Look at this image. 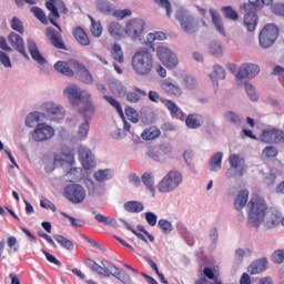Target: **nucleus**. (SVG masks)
I'll return each instance as SVG.
<instances>
[{
	"mask_svg": "<svg viewBox=\"0 0 284 284\" xmlns=\"http://www.w3.org/2000/svg\"><path fill=\"white\" fill-rule=\"evenodd\" d=\"M158 225L164 234H170V232H172L173 230L172 223L168 220H163V219L159 220Z\"/></svg>",
	"mask_w": 284,
	"mask_h": 284,
	"instance_id": "603ef678",
	"label": "nucleus"
},
{
	"mask_svg": "<svg viewBox=\"0 0 284 284\" xmlns=\"http://www.w3.org/2000/svg\"><path fill=\"white\" fill-rule=\"evenodd\" d=\"M84 119V123L80 124L78 136L81 141H84V139H88V132H90V120L92 119V115L90 113L82 114Z\"/></svg>",
	"mask_w": 284,
	"mask_h": 284,
	"instance_id": "cd10ccee",
	"label": "nucleus"
},
{
	"mask_svg": "<svg viewBox=\"0 0 284 284\" xmlns=\"http://www.w3.org/2000/svg\"><path fill=\"white\" fill-rule=\"evenodd\" d=\"M103 99H105V101H108V103H110V105H112V108H115L118 114H120V116H124L123 114V109L121 108V103L118 102L114 97H110V95H104Z\"/></svg>",
	"mask_w": 284,
	"mask_h": 284,
	"instance_id": "c03bdc74",
	"label": "nucleus"
},
{
	"mask_svg": "<svg viewBox=\"0 0 284 284\" xmlns=\"http://www.w3.org/2000/svg\"><path fill=\"white\" fill-rule=\"evenodd\" d=\"M160 8H164L166 10V17H172V3L170 0H159Z\"/></svg>",
	"mask_w": 284,
	"mask_h": 284,
	"instance_id": "69168bd1",
	"label": "nucleus"
},
{
	"mask_svg": "<svg viewBox=\"0 0 284 284\" xmlns=\"http://www.w3.org/2000/svg\"><path fill=\"white\" fill-rule=\"evenodd\" d=\"M126 119L132 123H139V113L131 106L125 108Z\"/></svg>",
	"mask_w": 284,
	"mask_h": 284,
	"instance_id": "09e8293b",
	"label": "nucleus"
},
{
	"mask_svg": "<svg viewBox=\"0 0 284 284\" xmlns=\"http://www.w3.org/2000/svg\"><path fill=\"white\" fill-rule=\"evenodd\" d=\"M111 55H112V59H114V61H118V63H123L124 58H123V49H121V44L119 43L113 44Z\"/></svg>",
	"mask_w": 284,
	"mask_h": 284,
	"instance_id": "79ce46f5",
	"label": "nucleus"
},
{
	"mask_svg": "<svg viewBox=\"0 0 284 284\" xmlns=\"http://www.w3.org/2000/svg\"><path fill=\"white\" fill-rule=\"evenodd\" d=\"M72 34L75 41L80 43V45H84V47L90 45V37H88V33L85 32V30H83V28L81 27L73 28Z\"/></svg>",
	"mask_w": 284,
	"mask_h": 284,
	"instance_id": "bb28decb",
	"label": "nucleus"
},
{
	"mask_svg": "<svg viewBox=\"0 0 284 284\" xmlns=\"http://www.w3.org/2000/svg\"><path fill=\"white\" fill-rule=\"evenodd\" d=\"M84 265H87V267H89L92 272L100 274V276H104L106 278L114 276V278H118V281H121L123 284L132 283V278L128 272L121 271L119 267H116V265L108 260H102L101 266L99 263H97V261L89 258L84 261Z\"/></svg>",
	"mask_w": 284,
	"mask_h": 284,
	"instance_id": "f03ea898",
	"label": "nucleus"
},
{
	"mask_svg": "<svg viewBox=\"0 0 284 284\" xmlns=\"http://www.w3.org/2000/svg\"><path fill=\"white\" fill-rule=\"evenodd\" d=\"M183 183V174L180 171H169L158 184V190L161 194L174 192L179 185Z\"/></svg>",
	"mask_w": 284,
	"mask_h": 284,
	"instance_id": "1a4fd4ad",
	"label": "nucleus"
},
{
	"mask_svg": "<svg viewBox=\"0 0 284 284\" xmlns=\"http://www.w3.org/2000/svg\"><path fill=\"white\" fill-rule=\"evenodd\" d=\"M45 110L51 116L52 121H62V119H65V111H63L62 106H58L54 103H49L47 104Z\"/></svg>",
	"mask_w": 284,
	"mask_h": 284,
	"instance_id": "5701e85b",
	"label": "nucleus"
},
{
	"mask_svg": "<svg viewBox=\"0 0 284 284\" xmlns=\"http://www.w3.org/2000/svg\"><path fill=\"white\" fill-rule=\"evenodd\" d=\"M84 265H87V267H89L92 272L100 274V276H104L106 278L114 276V278H118V281H121L123 284L132 283V278L128 272L121 271L119 267H116V265L108 260H102L101 266L99 263H97V261L89 258L84 261Z\"/></svg>",
	"mask_w": 284,
	"mask_h": 284,
	"instance_id": "7ed1b4c3",
	"label": "nucleus"
},
{
	"mask_svg": "<svg viewBox=\"0 0 284 284\" xmlns=\"http://www.w3.org/2000/svg\"><path fill=\"white\" fill-rule=\"evenodd\" d=\"M31 12L34 14V18L41 21L44 26H48V17H45V12L39 7H32Z\"/></svg>",
	"mask_w": 284,
	"mask_h": 284,
	"instance_id": "37998d69",
	"label": "nucleus"
},
{
	"mask_svg": "<svg viewBox=\"0 0 284 284\" xmlns=\"http://www.w3.org/2000/svg\"><path fill=\"white\" fill-rule=\"evenodd\" d=\"M210 78L212 79V81H214V79H225V69H223V67L221 65H215L213 68V73L210 75Z\"/></svg>",
	"mask_w": 284,
	"mask_h": 284,
	"instance_id": "49530a36",
	"label": "nucleus"
},
{
	"mask_svg": "<svg viewBox=\"0 0 284 284\" xmlns=\"http://www.w3.org/2000/svg\"><path fill=\"white\" fill-rule=\"evenodd\" d=\"M61 215L68 219L73 227H83L85 225V221L73 217L65 212H62Z\"/></svg>",
	"mask_w": 284,
	"mask_h": 284,
	"instance_id": "a18cd8bd",
	"label": "nucleus"
},
{
	"mask_svg": "<svg viewBox=\"0 0 284 284\" xmlns=\"http://www.w3.org/2000/svg\"><path fill=\"white\" fill-rule=\"evenodd\" d=\"M262 154L266 159H275V156H278V149L275 146H265L262 151Z\"/></svg>",
	"mask_w": 284,
	"mask_h": 284,
	"instance_id": "de8ad7c7",
	"label": "nucleus"
},
{
	"mask_svg": "<svg viewBox=\"0 0 284 284\" xmlns=\"http://www.w3.org/2000/svg\"><path fill=\"white\" fill-rule=\"evenodd\" d=\"M8 42L17 52L24 55L26 59H28V52L26 51V42L23 41V38L19 36L18 33L11 32L8 36Z\"/></svg>",
	"mask_w": 284,
	"mask_h": 284,
	"instance_id": "aec40b11",
	"label": "nucleus"
},
{
	"mask_svg": "<svg viewBox=\"0 0 284 284\" xmlns=\"http://www.w3.org/2000/svg\"><path fill=\"white\" fill-rule=\"evenodd\" d=\"M222 13L230 21H239V12L231 6L222 7Z\"/></svg>",
	"mask_w": 284,
	"mask_h": 284,
	"instance_id": "58836bf2",
	"label": "nucleus"
},
{
	"mask_svg": "<svg viewBox=\"0 0 284 284\" xmlns=\"http://www.w3.org/2000/svg\"><path fill=\"white\" fill-rule=\"evenodd\" d=\"M64 197L69 200L70 203L73 205H79L85 201L88 197V192L85 191V187L81 184H68L64 186L63 191Z\"/></svg>",
	"mask_w": 284,
	"mask_h": 284,
	"instance_id": "9b49d317",
	"label": "nucleus"
},
{
	"mask_svg": "<svg viewBox=\"0 0 284 284\" xmlns=\"http://www.w3.org/2000/svg\"><path fill=\"white\" fill-rule=\"evenodd\" d=\"M41 121V116L37 112L29 113L26 119V125L27 128H37Z\"/></svg>",
	"mask_w": 284,
	"mask_h": 284,
	"instance_id": "a19ab883",
	"label": "nucleus"
},
{
	"mask_svg": "<svg viewBox=\"0 0 284 284\" xmlns=\"http://www.w3.org/2000/svg\"><path fill=\"white\" fill-rule=\"evenodd\" d=\"M42 254H44L47 261H49V263H53V265H58L59 267H61V261H59L54 255L50 254L48 251L45 250H41Z\"/></svg>",
	"mask_w": 284,
	"mask_h": 284,
	"instance_id": "680f3d73",
	"label": "nucleus"
},
{
	"mask_svg": "<svg viewBox=\"0 0 284 284\" xmlns=\"http://www.w3.org/2000/svg\"><path fill=\"white\" fill-rule=\"evenodd\" d=\"M54 70L64 77H74L79 74L83 83H92V74L78 60L71 59L69 61H58L54 63Z\"/></svg>",
	"mask_w": 284,
	"mask_h": 284,
	"instance_id": "0eeeda50",
	"label": "nucleus"
},
{
	"mask_svg": "<svg viewBox=\"0 0 284 284\" xmlns=\"http://www.w3.org/2000/svg\"><path fill=\"white\" fill-rule=\"evenodd\" d=\"M109 34H111L113 39H123L125 29H123L119 22H111L109 24Z\"/></svg>",
	"mask_w": 284,
	"mask_h": 284,
	"instance_id": "7c9ffc66",
	"label": "nucleus"
},
{
	"mask_svg": "<svg viewBox=\"0 0 284 284\" xmlns=\"http://www.w3.org/2000/svg\"><path fill=\"white\" fill-rule=\"evenodd\" d=\"M159 136H161V130L156 126H151L149 129H145L141 133V138L144 141H154V139H159Z\"/></svg>",
	"mask_w": 284,
	"mask_h": 284,
	"instance_id": "473e14b6",
	"label": "nucleus"
},
{
	"mask_svg": "<svg viewBox=\"0 0 284 284\" xmlns=\"http://www.w3.org/2000/svg\"><path fill=\"white\" fill-rule=\"evenodd\" d=\"M28 50L33 61H37L38 63H40V65H43L45 63V59L39 51V47H37V42H34L33 40H28Z\"/></svg>",
	"mask_w": 284,
	"mask_h": 284,
	"instance_id": "a878e982",
	"label": "nucleus"
},
{
	"mask_svg": "<svg viewBox=\"0 0 284 284\" xmlns=\"http://www.w3.org/2000/svg\"><path fill=\"white\" fill-rule=\"evenodd\" d=\"M280 30L274 23L265 24L258 33V43L263 50L272 48L278 39Z\"/></svg>",
	"mask_w": 284,
	"mask_h": 284,
	"instance_id": "9d476101",
	"label": "nucleus"
},
{
	"mask_svg": "<svg viewBox=\"0 0 284 284\" xmlns=\"http://www.w3.org/2000/svg\"><path fill=\"white\" fill-rule=\"evenodd\" d=\"M210 14L217 32H220V34L225 36V27H223V19L221 18V14H219V12H216V10L213 9L210 10Z\"/></svg>",
	"mask_w": 284,
	"mask_h": 284,
	"instance_id": "2f4dec72",
	"label": "nucleus"
},
{
	"mask_svg": "<svg viewBox=\"0 0 284 284\" xmlns=\"http://www.w3.org/2000/svg\"><path fill=\"white\" fill-rule=\"evenodd\" d=\"M183 85L186 90H194L196 88V80L191 75H186L183 80Z\"/></svg>",
	"mask_w": 284,
	"mask_h": 284,
	"instance_id": "bf43d9fd",
	"label": "nucleus"
},
{
	"mask_svg": "<svg viewBox=\"0 0 284 284\" xmlns=\"http://www.w3.org/2000/svg\"><path fill=\"white\" fill-rule=\"evenodd\" d=\"M53 239L54 241H57V243L64 247V250H68L69 252H72V250H74V243L67 239L65 236L58 234L54 235Z\"/></svg>",
	"mask_w": 284,
	"mask_h": 284,
	"instance_id": "e433bc0d",
	"label": "nucleus"
},
{
	"mask_svg": "<svg viewBox=\"0 0 284 284\" xmlns=\"http://www.w3.org/2000/svg\"><path fill=\"white\" fill-rule=\"evenodd\" d=\"M145 30V20L141 18H133L126 22L124 32L132 39V41H141V36Z\"/></svg>",
	"mask_w": 284,
	"mask_h": 284,
	"instance_id": "f8f14e48",
	"label": "nucleus"
},
{
	"mask_svg": "<svg viewBox=\"0 0 284 284\" xmlns=\"http://www.w3.org/2000/svg\"><path fill=\"white\" fill-rule=\"evenodd\" d=\"M161 88L169 97H175L176 99L183 97V89L179 84L172 83L170 79L164 80Z\"/></svg>",
	"mask_w": 284,
	"mask_h": 284,
	"instance_id": "412c9836",
	"label": "nucleus"
},
{
	"mask_svg": "<svg viewBox=\"0 0 284 284\" xmlns=\"http://www.w3.org/2000/svg\"><path fill=\"white\" fill-rule=\"evenodd\" d=\"M54 136V129L45 123L38 124L32 132V139L37 143L50 141Z\"/></svg>",
	"mask_w": 284,
	"mask_h": 284,
	"instance_id": "dca6fc26",
	"label": "nucleus"
},
{
	"mask_svg": "<svg viewBox=\"0 0 284 284\" xmlns=\"http://www.w3.org/2000/svg\"><path fill=\"white\" fill-rule=\"evenodd\" d=\"M229 163L234 170H239V168H241L237 171L239 176H243V174H245V166H243L245 165V159L241 158V155L231 154L229 158Z\"/></svg>",
	"mask_w": 284,
	"mask_h": 284,
	"instance_id": "b1692460",
	"label": "nucleus"
},
{
	"mask_svg": "<svg viewBox=\"0 0 284 284\" xmlns=\"http://www.w3.org/2000/svg\"><path fill=\"white\" fill-rule=\"evenodd\" d=\"M78 152L84 170H92V168H94L95 165L92 151H90V149H88L87 146H80Z\"/></svg>",
	"mask_w": 284,
	"mask_h": 284,
	"instance_id": "6ab92c4d",
	"label": "nucleus"
},
{
	"mask_svg": "<svg viewBox=\"0 0 284 284\" xmlns=\"http://www.w3.org/2000/svg\"><path fill=\"white\" fill-rule=\"evenodd\" d=\"M145 221L151 225V227H154V225H156V221H159V217L153 212H146Z\"/></svg>",
	"mask_w": 284,
	"mask_h": 284,
	"instance_id": "0e129e2a",
	"label": "nucleus"
},
{
	"mask_svg": "<svg viewBox=\"0 0 284 284\" xmlns=\"http://www.w3.org/2000/svg\"><path fill=\"white\" fill-rule=\"evenodd\" d=\"M57 0H48L45 2V8L50 11L49 13V21L54 28H57L59 31L48 28L47 29V37L49 38V41L53 45V48H57V50H68V47H65V42L63 41V36H61V26L57 22V19H59L61 16L59 14V8H57Z\"/></svg>",
	"mask_w": 284,
	"mask_h": 284,
	"instance_id": "39448f33",
	"label": "nucleus"
},
{
	"mask_svg": "<svg viewBox=\"0 0 284 284\" xmlns=\"http://www.w3.org/2000/svg\"><path fill=\"white\" fill-rule=\"evenodd\" d=\"M260 140L263 143H284V131L276 128L263 130Z\"/></svg>",
	"mask_w": 284,
	"mask_h": 284,
	"instance_id": "f3484780",
	"label": "nucleus"
},
{
	"mask_svg": "<svg viewBox=\"0 0 284 284\" xmlns=\"http://www.w3.org/2000/svg\"><path fill=\"white\" fill-rule=\"evenodd\" d=\"M247 225L250 227H260L265 223V227L272 230L276 225H281V215L274 212H267L265 200L260 196H254L246 204Z\"/></svg>",
	"mask_w": 284,
	"mask_h": 284,
	"instance_id": "f257e3e1",
	"label": "nucleus"
},
{
	"mask_svg": "<svg viewBox=\"0 0 284 284\" xmlns=\"http://www.w3.org/2000/svg\"><path fill=\"white\" fill-rule=\"evenodd\" d=\"M95 181L103 183V181H108L110 179V170H101L94 173Z\"/></svg>",
	"mask_w": 284,
	"mask_h": 284,
	"instance_id": "5fc2aeb1",
	"label": "nucleus"
},
{
	"mask_svg": "<svg viewBox=\"0 0 284 284\" xmlns=\"http://www.w3.org/2000/svg\"><path fill=\"white\" fill-rule=\"evenodd\" d=\"M148 156L152 159L153 161H156L158 163H161V153L154 149H150L148 151Z\"/></svg>",
	"mask_w": 284,
	"mask_h": 284,
	"instance_id": "774afa93",
	"label": "nucleus"
},
{
	"mask_svg": "<svg viewBox=\"0 0 284 284\" xmlns=\"http://www.w3.org/2000/svg\"><path fill=\"white\" fill-rule=\"evenodd\" d=\"M244 88L251 101H258V94H256V90H254V87L252 84L245 83Z\"/></svg>",
	"mask_w": 284,
	"mask_h": 284,
	"instance_id": "13d9d810",
	"label": "nucleus"
},
{
	"mask_svg": "<svg viewBox=\"0 0 284 284\" xmlns=\"http://www.w3.org/2000/svg\"><path fill=\"white\" fill-rule=\"evenodd\" d=\"M84 265H87V267H89L92 272L100 274V276H104L106 278L114 276V278H118V281H121L123 284L132 283V278L128 272L121 271L119 267H116V265L108 260H102L101 266L99 263H97V261L89 258L84 261Z\"/></svg>",
	"mask_w": 284,
	"mask_h": 284,
	"instance_id": "20e7f679",
	"label": "nucleus"
},
{
	"mask_svg": "<svg viewBox=\"0 0 284 284\" xmlns=\"http://www.w3.org/2000/svg\"><path fill=\"white\" fill-rule=\"evenodd\" d=\"M0 62L4 68H12V63L10 62V57H8V53L0 51Z\"/></svg>",
	"mask_w": 284,
	"mask_h": 284,
	"instance_id": "338daca9",
	"label": "nucleus"
},
{
	"mask_svg": "<svg viewBox=\"0 0 284 284\" xmlns=\"http://www.w3.org/2000/svg\"><path fill=\"white\" fill-rule=\"evenodd\" d=\"M176 19L186 34H195L199 28H201L199 20H194L192 16H185L183 11L176 13Z\"/></svg>",
	"mask_w": 284,
	"mask_h": 284,
	"instance_id": "2eb2a0df",
	"label": "nucleus"
},
{
	"mask_svg": "<svg viewBox=\"0 0 284 284\" xmlns=\"http://www.w3.org/2000/svg\"><path fill=\"white\" fill-rule=\"evenodd\" d=\"M271 12H273L275 17H284V2H276L272 4Z\"/></svg>",
	"mask_w": 284,
	"mask_h": 284,
	"instance_id": "3c124183",
	"label": "nucleus"
},
{
	"mask_svg": "<svg viewBox=\"0 0 284 284\" xmlns=\"http://www.w3.org/2000/svg\"><path fill=\"white\" fill-rule=\"evenodd\" d=\"M221 163H223V152H217L210 160L211 172H217V170H221Z\"/></svg>",
	"mask_w": 284,
	"mask_h": 284,
	"instance_id": "f704fd0d",
	"label": "nucleus"
},
{
	"mask_svg": "<svg viewBox=\"0 0 284 284\" xmlns=\"http://www.w3.org/2000/svg\"><path fill=\"white\" fill-rule=\"evenodd\" d=\"M272 261L273 263H276L277 265H281V263H284V251L277 250L272 254Z\"/></svg>",
	"mask_w": 284,
	"mask_h": 284,
	"instance_id": "052dcab7",
	"label": "nucleus"
},
{
	"mask_svg": "<svg viewBox=\"0 0 284 284\" xmlns=\"http://www.w3.org/2000/svg\"><path fill=\"white\" fill-rule=\"evenodd\" d=\"M267 258L266 257H261L252 262V264L247 267L248 274H263L265 270H267Z\"/></svg>",
	"mask_w": 284,
	"mask_h": 284,
	"instance_id": "4be33fe9",
	"label": "nucleus"
},
{
	"mask_svg": "<svg viewBox=\"0 0 284 284\" xmlns=\"http://www.w3.org/2000/svg\"><path fill=\"white\" fill-rule=\"evenodd\" d=\"M89 19L91 21V34L99 39L103 34V27L101 26V22H97L92 16H89Z\"/></svg>",
	"mask_w": 284,
	"mask_h": 284,
	"instance_id": "4c0bfd02",
	"label": "nucleus"
},
{
	"mask_svg": "<svg viewBox=\"0 0 284 284\" xmlns=\"http://www.w3.org/2000/svg\"><path fill=\"white\" fill-rule=\"evenodd\" d=\"M185 124L191 130H196L203 125V115L196 113L189 114L185 119Z\"/></svg>",
	"mask_w": 284,
	"mask_h": 284,
	"instance_id": "c85d7f7f",
	"label": "nucleus"
},
{
	"mask_svg": "<svg viewBox=\"0 0 284 284\" xmlns=\"http://www.w3.org/2000/svg\"><path fill=\"white\" fill-rule=\"evenodd\" d=\"M252 254V251H250V248H246V251L245 250H243V248H237L236 251H235V258H236V262L237 263H243V258H244V256H245V254Z\"/></svg>",
	"mask_w": 284,
	"mask_h": 284,
	"instance_id": "e2e57ef3",
	"label": "nucleus"
},
{
	"mask_svg": "<svg viewBox=\"0 0 284 284\" xmlns=\"http://www.w3.org/2000/svg\"><path fill=\"white\" fill-rule=\"evenodd\" d=\"M124 210L131 214H139L140 212H143L144 206L143 203L139 201H129L124 203Z\"/></svg>",
	"mask_w": 284,
	"mask_h": 284,
	"instance_id": "72a5a7b5",
	"label": "nucleus"
},
{
	"mask_svg": "<svg viewBox=\"0 0 284 284\" xmlns=\"http://www.w3.org/2000/svg\"><path fill=\"white\" fill-rule=\"evenodd\" d=\"M156 54L161 63H163L168 70H174V68L179 65V58H176V54L168 47H158Z\"/></svg>",
	"mask_w": 284,
	"mask_h": 284,
	"instance_id": "4468645a",
	"label": "nucleus"
},
{
	"mask_svg": "<svg viewBox=\"0 0 284 284\" xmlns=\"http://www.w3.org/2000/svg\"><path fill=\"white\" fill-rule=\"evenodd\" d=\"M243 23L248 32H254V30H256V26H258V16L254 11H248L244 16Z\"/></svg>",
	"mask_w": 284,
	"mask_h": 284,
	"instance_id": "393cba45",
	"label": "nucleus"
},
{
	"mask_svg": "<svg viewBox=\"0 0 284 284\" xmlns=\"http://www.w3.org/2000/svg\"><path fill=\"white\" fill-rule=\"evenodd\" d=\"M248 199H250V191L247 190L240 191L234 202L235 210H243V207L247 205Z\"/></svg>",
	"mask_w": 284,
	"mask_h": 284,
	"instance_id": "c756f323",
	"label": "nucleus"
},
{
	"mask_svg": "<svg viewBox=\"0 0 284 284\" xmlns=\"http://www.w3.org/2000/svg\"><path fill=\"white\" fill-rule=\"evenodd\" d=\"M113 17H115V19H119V21H122V19H125V17H132V10L130 9L115 10L113 12Z\"/></svg>",
	"mask_w": 284,
	"mask_h": 284,
	"instance_id": "4d7b16f0",
	"label": "nucleus"
},
{
	"mask_svg": "<svg viewBox=\"0 0 284 284\" xmlns=\"http://www.w3.org/2000/svg\"><path fill=\"white\" fill-rule=\"evenodd\" d=\"M11 28L12 30H14L16 32H19V34H23V22L21 21V19L14 17L11 20Z\"/></svg>",
	"mask_w": 284,
	"mask_h": 284,
	"instance_id": "864d4df0",
	"label": "nucleus"
},
{
	"mask_svg": "<svg viewBox=\"0 0 284 284\" xmlns=\"http://www.w3.org/2000/svg\"><path fill=\"white\" fill-rule=\"evenodd\" d=\"M98 8L104 14H110V12H113V10H114V7L110 2H105V1L99 2Z\"/></svg>",
	"mask_w": 284,
	"mask_h": 284,
	"instance_id": "6e6d98bb",
	"label": "nucleus"
},
{
	"mask_svg": "<svg viewBox=\"0 0 284 284\" xmlns=\"http://www.w3.org/2000/svg\"><path fill=\"white\" fill-rule=\"evenodd\" d=\"M142 183H144L145 187H148V190L152 192V194L156 192V187L154 186V174H152L151 172H145L142 175Z\"/></svg>",
	"mask_w": 284,
	"mask_h": 284,
	"instance_id": "c9c22d12",
	"label": "nucleus"
},
{
	"mask_svg": "<svg viewBox=\"0 0 284 284\" xmlns=\"http://www.w3.org/2000/svg\"><path fill=\"white\" fill-rule=\"evenodd\" d=\"M261 74V67L256 63H243L237 73V79H255V77H258Z\"/></svg>",
	"mask_w": 284,
	"mask_h": 284,
	"instance_id": "a211bd4d",
	"label": "nucleus"
},
{
	"mask_svg": "<svg viewBox=\"0 0 284 284\" xmlns=\"http://www.w3.org/2000/svg\"><path fill=\"white\" fill-rule=\"evenodd\" d=\"M132 68L138 77H148L154 70V55L149 49L138 50L132 58Z\"/></svg>",
	"mask_w": 284,
	"mask_h": 284,
	"instance_id": "6e6552de",
	"label": "nucleus"
},
{
	"mask_svg": "<svg viewBox=\"0 0 284 284\" xmlns=\"http://www.w3.org/2000/svg\"><path fill=\"white\" fill-rule=\"evenodd\" d=\"M149 99L152 103H163L168 108L173 119H183V111L179 110V106L172 100H165L161 98V94L156 91L149 92Z\"/></svg>",
	"mask_w": 284,
	"mask_h": 284,
	"instance_id": "ddd939ff",
	"label": "nucleus"
},
{
	"mask_svg": "<svg viewBox=\"0 0 284 284\" xmlns=\"http://www.w3.org/2000/svg\"><path fill=\"white\" fill-rule=\"evenodd\" d=\"M210 52L213 57H223V47L219 42H211Z\"/></svg>",
	"mask_w": 284,
	"mask_h": 284,
	"instance_id": "8fccbe9b",
	"label": "nucleus"
},
{
	"mask_svg": "<svg viewBox=\"0 0 284 284\" xmlns=\"http://www.w3.org/2000/svg\"><path fill=\"white\" fill-rule=\"evenodd\" d=\"M224 119L227 121V123H232V125H236L237 128L243 123L241 116L232 111L224 113Z\"/></svg>",
	"mask_w": 284,
	"mask_h": 284,
	"instance_id": "ea45409f",
	"label": "nucleus"
},
{
	"mask_svg": "<svg viewBox=\"0 0 284 284\" xmlns=\"http://www.w3.org/2000/svg\"><path fill=\"white\" fill-rule=\"evenodd\" d=\"M63 95L69 99L72 105H79L84 103L83 109H79L80 114H89V116H94V104L90 101L91 95L88 91L79 89L78 85L71 84L67 87L63 91Z\"/></svg>",
	"mask_w": 284,
	"mask_h": 284,
	"instance_id": "423d86ee",
	"label": "nucleus"
}]
</instances>
